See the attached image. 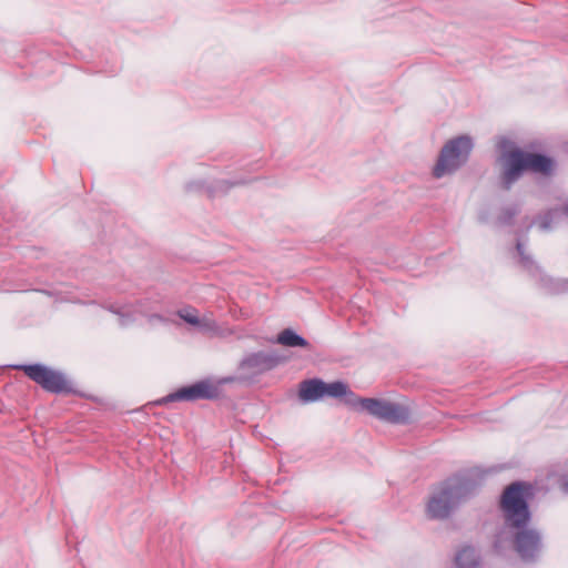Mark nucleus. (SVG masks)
Masks as SVG:
<instances>
[{"instance_id":"nucleus-1","label":"nucleus","mask_w":568,"mask_h":568,"mask_svg":"<svg viewBox=\"0 0 568 568\" xmlns=\"http://www.w3.org/2000/svg\"><path fill=\"white\" fill-rule=\"evenodd\" d=\"M528 496L529 486L521 483L511 484L505 489L500 501L505 526L495 541L499 550L511 544L523 559L534 558L540 550L539 535L526 528L529 520Z\"/></svg>"},{"instance_id":"nucleus-2","label":"nucleus","mask_w":568,"mask_h":568,"mask_svg":"<svg viewBox=\"0 0 568 568\" xmlns=\"http://www.w3.org/2000/svg\"><path fill=\"white\" fill-rule=\"evenodd\" d=\"M496 160L499 183L509 189L526 171L542 175H551L556 170V161L544 154L525 152L509 138H500L497 142Z\"/></svg>"},{"instance_id":"nucleus-3","label":"nucleus","mask_w":568,"mask_h":568,"mask_svg":"<svg viewBox=\"0 0 568 568\" xmlns=\"http://www.w3.org/2000/svg\"><path fill=\"white\" fill-rule=\"evenodd\" d=\"M469 486L458 479H453L438 486L430 494L426 505V514L432 519H446L467 499Z\"/></svg>"},{"instance_id":"nucleus-4","label":"nucleus","mask_w":568,"mask_h":568,"mask_svg":"<svg viewBox=\"0 0 568 568\" xmlns=\"http://www.w3.org/2000/svg\"><path fill=\"white\" fill-rule=\"evenodd\" d=\"M473 146V139L468 135H460L447 141L433 168V176L442 179L455 173L467 162Z\"/></svg>"},{"instance_id":"nucleus-5","label":"nucleus","mask_w":568,"mask_h":568,"mask_svg":"<svg viewBox=\"0 0 568 568\" xmlns=\"http://www.w3.org/2000/svg\"><path fill=\"white\" fill-rule=\"evenodd\" d=\"M351 408L358 413H367L379 419L402 422L407 417L406 409L393 402L377 398L351 397Z\"/></svg>"},{"instance_id":"nucleus-6","label":"nucleus","mask_w":568,"mask_h":568,"mask_svg":"<svg viewBox=\"0 0 568 568\" xmlns=\"http://www.w3.org/2000/svg\"><path fill=\"white\" fill-rule=\"evenodd\" d=\"M23 369L31 379L48 390L60 392L67 386V382L60 373L51 371L44 366L30 365L24 366Z\"/></svg>"},{"instance_id":"nucleus-7","label":"nucleus","mask_w":568,"mask_h":568,"mask_svg":"<svg viewBox=\"0 0 568 568\" xmlns=\"http://www.w3.org/2000/svg\"><path fill=\"white\" fill-rule=\"evenodd\" d=\"M221 382L214 381H201L189 387H184L171 395L170 398L173 400H194L200 398H215L220 394Z\"/></svg>"},{"instance_id":"nucleus-8","label":"nucleus","mask_w":568,"mask_h":568,"mask_svg":"<svg viewBox=\"0 0 568 568\" xmlns=\"http://www.w3.org/2000/svg\"><path fill=\"white\" fill-rule=\"evenodd\" d=\"M278 363L280 359L273 355L265 353H254L241 362L240 369L244 375H253L271 369Z\"/></svg>"},{"instance_id":"nucleus-9","label":"nucleus","mask_w":568,"mask_h":568,"mask_svg":"<svg viewBox=\"0 0 568 568\" xmlns=\"http://www.w3.org/2000/svg\"><path fill=\"white\" fill-rule=\"evenodd\" d=\"M324 396L333 397V398H342L343 403L351 408V397H355L349 387L343 382H333L325 383L323 387Z\"/></svg>"},{"instance_id":"nucleus-10","label":"nucleus","mask_w":568,"mask_h":568,"mask_svg":"<svg viewBox=\"0 0 568 568\" xmlns=\"http://www.w3.org/2000/svg\"><path fill=\"white\" fill-rule=\"evenodd\" d=\"M324 382L321 379L305 381L300 386V397L304 402H315L324 397Z\"/></svg>"},{"instance_id":"nucleus-11","label":"nucleus","mask_w":568,"mask_h":568,"mask_svg":"<svg viewBox=\"0 0 568 568\" xmlns=\"http://www.w3.org/2000/svg\"><path fill=\"white\" fill-rule=\"evenodd\" d=\"M479 556L471 546L460 547L455 555V565L458 568H475L478 565Z\"/></svg>"},{"instance_id":"nucleus-12","label":"nucleus","mask_w":568,"mask_h":568,"mask_svg":"<svg viewBox=\"0 0 568 568\" xmlns=\"http://www.w3.org/2000/svg\"><path fill=\"white\" fill-rule=\"evenodd\" d=\"M277 342L280 344L286 345V346H302V347H305L307 345V342L303 337L298 336L297 334H295L291 329H284L277 336Z\"/></svg>"},{"instance_id":"nucleus-13","label":"nucleus","mask_w":568,"mask_h":568,"mask_svg":"<svg viewBox=\"0 0 568 568\" xmlns=\"http://www.w3.org/2000/svg\"><path fill=\"white\" fill-rule=\"evenodd\" d=\"M197 328L207 334H216L217 333V325L215 321H213L211 317L204 316L202 318H199L197 324H195Z\"/></svg>"},{"instance_id":"nucleus-14","label":"nucleus","mask_w":568,"mask_h":568,"mask_svg":"<svg viewBox=\"0 0 568 568\" xmlns=\"http://www.w3.org/2000/svg\"><path fill=\"white\" fill-rule=\"evenodd\" d=\"M181 318H183L189 324L195 325L199 322V316L193 310H183L180 312Z\"/></svg>"},{"instance_id":"nucleus-15","label":"nucleus","mask_w":568,"mask_h":568,"mask_svg":"<svg viewBox=\"0 0 568 568\" xmlns=\"http://www.w3.org/2000/svg\"><path fill=\"white\" fill-rule=\"evenodd\" d=\"M517 250H518L519 254H521V245L520 244L517 245Z\"/></svg>"},{"instance_id":"nucleus-16","label":"nucleus","mask_w":568,"mask_h":568,"mask_svg":"<svg viewBox=\"0 0 568 568\" xmlns=\"http://www.w3.org/2000/svg\"><path fill=\"white\" fill-rule=\"evenodd\" d=\"M564 488H565L566 491H568V483L564 484Z\"/></svg>"},{"instance_id":"nucleus-17","label":"nucleus","mask_w":568,"mask_h":568,"mask_svg":"<svg viewBox=\"0 0 568 568\" xmlns=\"http://www.w3.org/2000/svg\"><path fill=\"white\" fill-rule=\"evenodd\" d=\"M566 212H567V214H568V206L566 207Z\"/></svg>"}]
</instances>
